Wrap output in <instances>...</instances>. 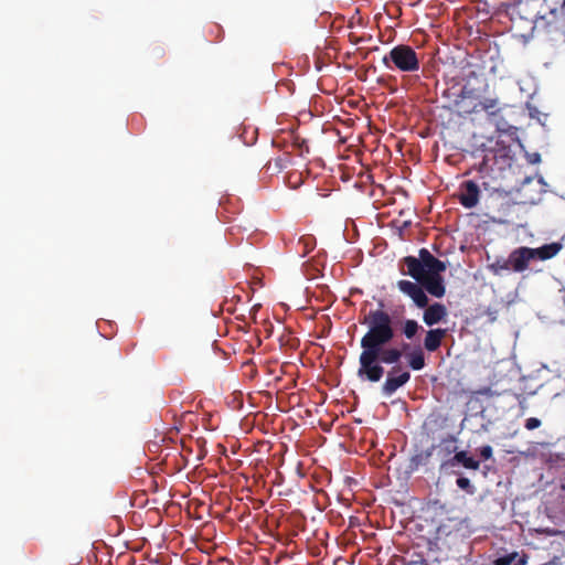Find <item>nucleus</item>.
<instances>
[{
	"instance_id": "f257e3e1",
	"label": "nucleus",
	"mask_w": 565,
	"mask_h": 565,
	"mask_svg": "<svg viewBox=\"0 0 565 565\" xmlns=\"http://www.w3.org/2000/svg\"><path fill=\"white\" fill-rule=\"evenodd\" d=\"M384 302H379V308L370 310L360 321L367 327V331L361 338L362 352L359 358L358 376L372 383L382 380L385 370L376 364L377 355L396 337V328L393 317L385 311Z\"/></svg>"
},
{
	"instance_id": "f03ea898",
	"label": "nucleus",
	"mask_w": 565,
	"mask_h": 565,
	"mask_svg": "<svg viewBox=\"0 0 565 565\" xmlns=\"http://www.w3.org/2000/svg\"><path fill=\"white\" fill-rule=\"evenodd\" d=\"M435 461L438 463L437 490L441 493L451 478H455V484L459 487V440L448 434L439 438L434 444Z\"/></svg>"
},
{
	"instance_id": "7ed1b4c3",
	"label": "nucleus",
	"mask_w": 565,
	"mask_h": 565,
	"mask_svg": "<svg viewBox=\"0 0 565 565\" xmlns=\"http://www.w3.org/2000/svg\"><path fill=\"white\" fill-rule=\"evenodd\" d=\"M439 524L436 529L435 545L439 551L450 552L459 543V516L456 508L448 509L446 503L440 504Z\"/></svg>"
},
{
	"instance_id": "20e7f679",
	"label": "nucleus",
	"mask_w": 565,
	"mask_h": 565,
	"mask_svg": "<svg viewBox=\"0 0 565 565\" xmlns=\"http://www.w3.org/2000/svg\"><path fill=\"white\" fill-rule=\"evenodd\" d=\"M402 262L407 267L406 274L416 281H423V278L436 276L446 270L445 262L436 258L426 248L419 249L418 257L406 256Z\"/></svg>"
},
{
	"instance_id": "39448f33",
	"label": "nucleus",
	"mask_w": 565,
	"mask_h": 565,
	"mask_svg": "<svg viewBox=\"0 0 565 565\" xmlns=\"http://www.w3.org/2000/svg\"><path fill=\"white\" fill-rule=\"evenodd\" d=\"M382 62L390 70L395 67L405 73L417 72L420 66L415 50L405 44L394 46L390 53L382 58Z\"/></svg>"
},
{
	"instance_id": "423d86ee",
	"label": "nucleus",
	"mask_w": 565,
	"mask_h": 565,
	"mask_svg": "<svg viewBox=\"0 0 565 565\" xmlns=\"http://www.w3.org/2000/svg\"><path fill=\"white\" fill-rule=\"evenodd\" d=\"M424 427L434 438L446 437L455 428V418L441 412H433L425 420Z\"/></svg>"
},
{
	"instance_id": "0eeeda50",
	"label": "nucleus",
	"mask_w": 565,
	"mask_h": 565,
	"mask_svg": "<svg viewBox=\"0 0 565 565\" xmlns=\"http://www.w3.org/2000/svg\"><path fill=\"white\" fill-rule=\"evenodd\" d=\"M411 380V373L404 370L402 365L392 366L386 373V380L381 390L383 395L392 396L398 388L404 386Z\"/></svg>"
},
{
	"instance_id": "6e6552de",
	"label": "nucleus",
	"mask_w": 565,
	"mask_h": 565,
	"mask_svg": "<svg viewBox=\"0 0 565 565\" xmlns=\"http://www.w3.org/2000/svg\"><path fill=\"white\" fill-rule=\"evenodd\" d=\"M445 77L450 79V85L444 90L443 95L448 99L447 104L444 105V108L448 111H450L454 107H456L459 104V89L457 88L458 82H457V71L455 66V61L452 60L451 63L449 61H445Z\"/></svg>"
},
{
	"instance_id": "1a4fd4ad",
	"label": "nucleus",
	"mask_w": 565,
	"mask_h": 565,
	"mask_svg": "<svg viewBox=\"0 0 565 565\" xmlns=\"http://www.w3.org/2000/svg\"><path fill=\"white\" fill-rule=\"evenodd\" d=\"M398 289L407 295L415 305L419 308H425L428 305V297L424 290V287L418 282H413L409 280H398L397 281Z\"/></svg>"
},
{
	"instance_id": "9d476101",
	"label": "nucleus",
	"mask_w": 565,
	"mask_h": 565,
	"mask_svg": "<svg viewBox=\"0 0 565 565\" xmlns=\"http://www.w3.org/2000/svg\"><path fill=\"white\" fill-rule=\"evenodd\" d=\"M455 132V128L449 125L444 126L441 131L445 161L450 166H457L459 163V154L456 152L457 148L454 142Z\"/></svg>"
},
{
	"instance_id": "9b49d317",
	"label": "nucleus",
	"mask_w": 565,
	"mask_h": 565,
	"mask_svg": "<svg viewBox=\"0 0 565 565\" xmlns=\"http://www.w3.org/2000/svg\"><path fill=\"white\" fill-rule=\"evenodd\" d=\"M531 260H533V256L530 247L515 248L509 255L511 269L515 273L526 270Z\"/></svg>"
},
{
	"instance_id": "f8f14e48",
	"label": "nucleus",
	"mask_w": 565,
	"mask_h": 565,
	"mask_svg": "<svg viewBox=\"0 0 565 565\" xmlns=\"http://www.w3.org/2000/svg\"><path fill=\"white\" fill-rule=\"evenodd\" d=\"M409 349L408 343H403L402 348H395V347H385L380 355H377L376 364H387V365H399V361L403 358L404 352H406Z\"/></svg>"
},
{
	"instance_id": "ddd939ff",
	"label": "nucleus",
	"mask_w": 565,
	"mask_h": 565,
	"mask_svg": "<svg viewBox=\"0 0 565 565\" xmlns=\"http://www.w3.org/2000/svg\"><path fill=\"white\" fill-rule=\"evenodd\" d=\"M417 282L434 297L440 298L445 295V285L440 274L423 278V281Z\"/></svg>"
},
{
	"instance_id": "4468645a",
	"label": "nucleus",
	"mask_w": 565,
	"mask_h": 565,
	"mask_svg": "<svg viewBox=\"0 0 565 565\" xmlns=\"http://www.w3.org/2000/svg\"><path fill=\"white\" fill-rule=\"evenodd\" d=\"M562 249V244L551 243L537 248H531L533 259L547 260L553 258Z\"/></svg>"
},
{
	"instance_id": "2eb2a0df",
	"label": "nucleus",
	"mask_w": 565,
	"mask_h": 565,
	"mask_svg": "<svg viewBox=\"0 0 565 565\" xmlns=\"http://www.w3.org/2000/svg\"><path fill=\"white\" fill-rule=\"evenodd\" d=\"M445 316V306L441 303H434L426 308V310L424 311L423 319L427 326H433L441 321Z\"/></svg>"
},
{
	"instance_id": "dca6fc26",
	"label": "nucleus",
	"mask_w": 565,
	"mask_h": 565,
	"mask_svg": "<svg viewBox=\"0 0 565 565\" xmlns=\"http://www.w3.org/2000/svg\"><path fill=\"white\" fill-rule=\"evenodd\" d=\"M433 452H434V444L430 446V448H428L426 450L417 451L415 455L412 456L409 467L413 470H416L422 466L430 465L431 459L435 460V455Z\"/></svg>"
},
{
	"instance_id": "f3484780",
	"label": "nucleus",
	"mask_w": 565,
	"mask_h": 565,
	"mask_svg": "<svg viewBox=\"0 0 565 565\" xmlns=\"http://www.w3.org/2000/svg\"><path fill=\"white\" fill-rule=\"evenodd\" d=\"M446 334V330L444 329H433L427 331L426 338L424 340L425 349L429 352L436 351L440 344L441 340Z\"/></svg>"
},
{
	"instance_id": "a211bd4d",
	"label": "nucleus",
	"mask_w": 565,
	"mask_h": 565,
	"mask_svg": "<svg viewBox=\"0 0 565 565\" xmlns=\"http://www.w3.org/2000/svg\"><path fill=\"white\" fill-rule=\"evenodd\" d=\"M479 199L478 186L469 181L465 185V193H461V205L466 207H472L477 204Z\"/></svg>"
},
{
	"instance_id": "6ab92c4d",
	"label": "nucleus",
	"mask_w": 565,
	"mask_h": 565,
	"mask_svg": "<svg viewBox=\"0 0 565 565\" xmlns=\"http://www.w3.org/2000/svg\"><path fill=\"white\" fill-rule=\"evenodd\" d=\"M408 365L414 371H419L425 366V354L420 347H416L406 354Z\"/></svg>"
},
{
	"instance_id": "aec40b11",
	"label": "nucleus",
	"mask_w": 565,
	"mask_h": 565,
	"mask_svg": "<svg viewBox=\"0 0 565 565\" xmlns=\"http://www.w3.org/2000/svg\"><path fill=\"white\" fill-rule=\"evenodd\" d=\"M396 563H401V565H430L424 555L416 551H407Z\"/></svg>"
},
{
	"instance_id": "412c9836",
	"label": "nucleus",
	"mask_w": 565,
	"mask_h": 565,
	"mask_svg": "<svg viewBox=\"0 0 565 565\" xmlns=\"http://www.w3.org/2000/svg\"><path fill=\"white\" fill-rule=\"evenodd\" d=\"M527 556L516 552L503 555L495 559V565H526Z\"/></svg>"
},
{
	"instance_id": "4be33fe9",
	"label": "nucleus",
	"mask_w": 565,
	"mask_h": 565,
	"mask_svg": "<svg viewBox=\"0 0 565 565\" xmlns=\"http://www.w3.org/2000/svg\"><path fill=\"white\" fill-rule=\"evenodd\" d=\"M420 330H423V328L414 319H406L402 323V333L407 340H413Z\"/></svg>"
},
{
	"instance_id": "5701e85b",
	"label": "nucleus",
	"mask_w": 565,
	"mask_h": 565,
	"mask_svg": "<svg viewBox=\"0 0 565 565\" xmlns=\"http://www.w3.org/2000/svg\"><path fill=\"white\" fill-rule=\"evenodd\" d=\"M489 269L494 275H502L503 271L512 270L511 264L509 263V257L495 259L492 264L489 265Z\"/></svg>"
},
{
	"instance_id": "b1692460",
	"label": "nucleus",
	"mask_w": 565,
	"mask_h": 565,
	"mask_svg": "<svg viewBox=\"0 0 565 565\" xmlns=\"http://www.w3.org/2000/svg\"><path fill=\"white\" fill-rule=\"evenodd\" d=\"M461 466L470 469H477L479 462L470 457H467L466 454L461 451Z\"/></svg>"
},
{
	"instance_id": "393cba45",
	"label": "nucleus",
	"mask_w": 565,
	"mask_h": 565,
	"mask_svg": "<svg viewBox=\"0 0 565 565\" xmlns=\"http://www.w3.org/2000/svg\"><path fill=\"white\" fill-rule=\"evenodd\" d=\"M540 426H541V420L539 418H535V417H530L525 422V428L529 429V430L536 429Z\"/></svg>"
},
{
	"instance_id": "a878e982",
	"label": "nucleus",
	"mask_w": 565,
	"mask_h": 565,
	"mask_svg": "<svg viewBox=\"0 0 565 565\" xmlns=\"http://www.w3.org/2000/svg\"><path fill=\"white\" fill-rule=\"evenodd\" d=\"M526 160L531 164L540 163L541 162V154L539 152H532V153L527 152L526 153Z\"/></svg>"
},
{
	"instance_id": "bb28decb",
	"label": "nucleus",
	"mask_w": 565,
	"mask_h": 565,
	"mask_svg": "<svg viewBox=\"0 0 565 565\" xmlns=\"http://www.w3.org/2000/svg\"><path fill=\"white\" fill-rule=\"evenodd\" d=\"M480 456L487 460L492 456V448L490 446H483L480 448Z\"/></svg>"
},
{
	"instance_id": "cd10ccee",
	"label": "nucleus",
	"mask_w": 565,
	"mask_h": 565,
	"mask_svg": "<svg viewBox=\"0 0 565 565\" xmlns=\"http://www.w3.org/2000/svg\"><path fill=\"white\" fill-rule=\"evenodd\" d=\"M312 241H313V238L310 237V236L301 237L300 238L299 243H303L305 252H308V250L312 249Z\"/></svg>"
},
{
	"instance_id": "c85d7f7f",
	"label": "nucleus",
	"mask_w": 565,
	"mask_h": 565,
	"mask_svg": "<svg viewBox=\"0 0 565 565\" xmlns=\"http://www.w3.org/2000/svg\"><path fill=\"white\" fill-rule=\"evenodd\" d=\"M545 1L554 3V7H551V9H550L551 13H554L556 11L557 4L565 7V0H545Z\"/></svg>"
},
{
	"instance_id": "c756f323",
	"label": "nucleus",
	"mask_w": 565,
	"mask_h": 565,
	"mask_svg": "<svg viewBox=\"0 0 565 565\" xmlns=\"http://www.w3.org/2000/svg\"><path fill=\"white\" fill-rule=\"evenodd\" d=\"M469 487V480L466 478H461V490L467 489Z\"/></svg>"
},
{
	"instance_id": "7c9ffc66",
	"label": "nucleus",
	"mask_w": 565,
	"mask_h": 565,
	"mask_svg": "<svg viewBox=\"0 0 565 565\" xmlns=\"http://www.w3.org/2000/svg\"><path fill=\"white\" fill-rule=\"evenodd\" d=\"M539 200H540V194H539V195H536V196H531V198H529V202H531V203H535V202H536V201H539Z\"/></svg>"
},
{
	"instance_id": "2f4dec72",
	"label": "nucleus",
	"mask_w": 565,
	"mask_h": 565,
	"mask_svg": "<svg viewBox=\"0 0 565 565\" xmlns=\"http://www.w3.org/2000/svg\"><path fill=\"white\" fill-rule=\"evenodd\" d=\"M530 182H531V180H530V179H526V180H525V182H524V184L522 185V191H523L524 193L526 192V186H527V184H529Z\"/></svg>"
},
{
	"instance_id": "473e14b6",
	"label": "nucleus",
	"mask_w": 565,
	"mask_h": 565,
	"mask_svg": "<svg viewBox=\"0 0 565 565\" xmlns=\"http://www.w3.org/2000/svg\"><path fill=\"white\" fill-rule=\"evenodd\" d=\"M440 255L449 253V249H445L444 252H439Z\"/></svg>"
},
{
	"instance_id": "72a5a7b5",
	"label": "nucleus",
	"mask_w": 565,
	"mask_h": 565,
	"mask_svg": "<svg viewBox=\"0 0 565 565\" xmlns=\"http://www.w3.org/2000/svg\"><path fill=\"white\" fill-rule=\"evenodd\" d=\"M447 239H448V237H447V236H446V237H444L440 244L443 245Z\"/></svg>"
},
{
	"instance_id": "f704fd0d",
	"label": "nucleus",
	"mask_w": 565,
	"mask_h": 565,
	"mask_svg": "<svg viewBox=\"0 0 565 565\" xmlns=\"http://www.w3.org/2000/svg\"><path fill=\"white\" fill-rule=\"evenodd\" d=\"M537 183H539L540 185H542V184H543V180H542V179H539Z\"/></svg>"
},
{
	"instance_id": "c9c22d12",
	"label": "nucleus",
	"mask_w": 565,
	"mask_h": 565,
	"mask_svg": "<svg viewBox=\"0 0 565 565\" xmlns=\"http://www.w3.org/2000/svg\"><path fill=\"white\" fill-rule=\"evenodd\" d=\"M458 13H459V12H458V10H455V11H454V15H455V17H456Z\"/></svg>"
}]
</instances>
